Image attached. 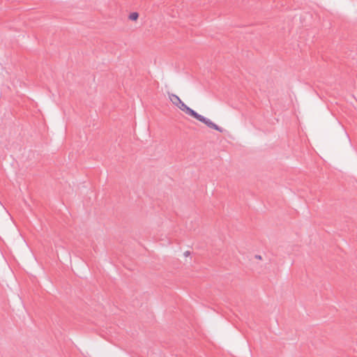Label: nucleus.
<instances>
[{
  "instance_id": "1",
  "label": "nucleus",
  "mask_w": 357,
  "mask_h": 357,
  "mask_svg": "<svg viewBox=\"0 0 357 357\" xmlns=\"http://www.w3.org/2000/svg\"><path fill=\"white\" fill-rule=\"evenodd\" d=\"M176 107H178L181 110L184 112L185 114L194 117L197 120L204 123L208 128L214 129L217 131H219L220 132H223L224 129L216 125L215 123L211 121L209 119H207V118L204 117V116L196 112L195 110H193L192 109H191L190 107L187 106L182 100L180 102V104H178V105H176Z\"/></svg>"
},
{
  "instance_id": "2",
  "label": "nucleus",
  "mask_w": 357,
  "mask_h": 357,
  "mask_svg": "<svg viewBox=\"0 0 357 357\" xmlns=\"http://www.w3.org/2000/svg\"><path fill=\"white\" fill-rule=\"evenodd\" d=\"M168 96H169V98L170 101L172 102L173 105L176 106V105H178V104H180V102L181 101V100L180 99V98L178 96H176V94H174V93H171L169 92H168Z\"/></svg>"
},
{
  "instance_id": "3",
  "label": "nucleus",
  "mask_w": 357,
  "mask_h": 357,
  "mask_svg": "<svg viewBox=\"0 0 357 357\" xmlns=\"http://www.w3.org/2000/svg\"><path fill=\"white\" fill-rule=\"evenodd\" d=\"M138 17H139V14L137 13H136V12H133V13L130 14L129 19L130 20L135 21V20H137Z\"/></svg>"
},
{
  "instance_id": "4",
  "label": "nucleus",
  "mask_w": 357,
  "mask_h": 357,
  "mask_svg": "<svg viewBox=\"0 0 357 357\" xmlns=\"http://www.w3.org/2000/svg\"><path fill=\"white\" fill-rule=\"evenodd\" d=\"M190 255V252L189 251H186L184 252V255L185 256H188Z\"/></svg>"
},
{
  "instance_id": "5",
  "label": "nucleus",
  "mask_w": 357,
  "mask_h": 357,
  "mask_svg": "<svg viewBox=\"0 0 357 357\" xmlns=\"http://www.w3.org/2000/svg\"><path fill=\"white\" fill-rule=\"evenodd\" d=\"M255 257H256L257 259H261V257L260 255H255Z\"/></svg>"
}]
</instances>
